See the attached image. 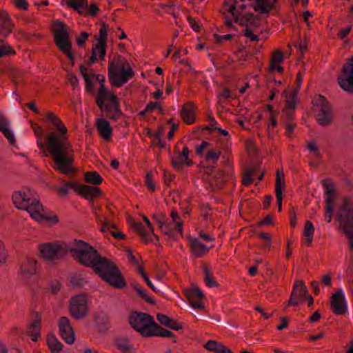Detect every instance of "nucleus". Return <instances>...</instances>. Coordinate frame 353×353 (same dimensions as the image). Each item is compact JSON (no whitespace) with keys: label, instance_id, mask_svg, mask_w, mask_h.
Segmentation results:
<instances>
[{"label":"nucleus","instance_id":"1","mask_svg":"<svg viewBox=\"0 0 353 353\" xmlns=\"http://www.w3.org/2000/svg\"><path fill=\"white\" fill-rule=\"evenodd\" d=\"M57 132H49L46 137L47 150L54 161V169L70 175L76 171L74 166V150L68 137V129L56 117L52 122Z\"/></svg>","mask_w":353,"mask_h":353},{"label":"nucleus","instance_id":"2","mask_svg":"<svg viewBox=\"0 0 353 353\" xmlns=\"http://www.w3.org/2000/svg\"><path fill=\"white\" fill-rule=\"evenodd\" d=\"M12 201L16 208L26 210L31 217L37 221L50 220L57 223L59 219L56 215L50 216L44 210L39 199L30 190H23L14 192Z\"/></svg>","mask_w":353,"mask_h":353},{"label":"nucleus","instance_id":"3","mask_svg":"<svg viewBox=\"0 0 353 353\" xmlns=\"http://www.w3.org/2000/svg\"><path fill=\"white\" fill-rule=\"evenodd\" d=\"M103 281L117 288H123L126 283L117 266L110 259L101 256L97 258L91 267Z\"/></svg>","mask_w":353,"mask_h":353},{"label":"nucleus","instance_id":"4","mask_svg":"<svg viewBox=\"0 0 353 353\" xmlns=\"http://www.w3.org/2000/svg\"><path fill=\"white\" fill-rule=\"evenodd\" d=\"M68 253L75 261L89 268L93 265L100 255L95 248L82 240L75 239L72 243L68 244Z\"/></svg>","mask_w":353,"mask_h":353},{"label":"nucleus","instance_id":"5","mask_svg":"<svg viewBox=\"0 0 353 353\" xmlns=\"http://www.w3.org/2000/svg\"><path fill=\"white\" fill-rule=\"evenodd\" d=\"M52 34L54 41L58 49L65 54L70 61H74V57L71 51L72 43L68 26L59 20L53 22Z\"/></svg>","mask_w":353,"mask_h":353},{"label":"nucleus","instance_id":"6","mask_svg":"<svg viewBox=\"0 0 353 353\" xmlns=\"http://www.w3.org/2000/svg\"><path fill=\"white\" fill-rule=\"evenodd\" d=\"M39 250L41 257L48 262H56L68 254V243L65 242H51L39 245Z\"/></svg>","mask_w":353,"mask_h":353},{"label":"nucleus","instance_id":"7","mask_svg":"<svg viewBox=\"0 0 353 353\" xmlns=\"http://www.w3.org/2000/svg\"><path fill=\"white\" fill-rule=\"evenodd\" d=\"M129 323L132 327L145 337L151 336V331L154 325L153 317L146 313L134 312L129 317Z\"/></svg>","mask_w":353,"mask_h":353},{"label":"nucleus","instance_id":"8","mask_svg":"<svg viewBox=\"0 0 353 353\" xmlns=\"http://www.w3.org/2000/svg\"><path fill=\"white\" fill-rule=\"evenodd\" d=\"M316 106V119L322 126L329 125L332 121V109L327 100L323 95H318L314 99Z\"/></svg>","mask_w":353,"mask_h":353},{"label":"nucleus","instance_id":"9","mask_svg":"<svg viewBox=\"0 0 353 353\" xmlns=\"http://www.w3.org/2000/svg\"><path fill=\"white\" fill-rule=\"evenodd\" d=\"M69 310L74 319H83L88 311L86 297L83 294L72 297L70 301Z\"/></svg>","mask_w":353,"mask_h":353},{"label":"nucleus","instance_id":"10","mask_svg":"<svg viewBox=\"0 0 353 353\" xmlns=\"http://www.w3.org/2000/svg\"><path fill=\"white\" fill-rule=\"evenodd\" d=\"M336 216L340 222V226H353V198L345 199Z\"/></svg>","mask_w":353,"mask_h":353},{"label":"nucleus","instance_id":"11","mask_svg":"<svg viewBox=\"0 0 353 353\" xmlns=\"http://www.w3.org/2000/svg\"><path fill=\"white\" fill-rule=\"evenodd\" d=\"M340 87L345 91L353 93V56L343 68V73L338 79Z\"/></svg>","mask_w":353,"mask_h":353},{"label":"nucleus","instance_id":"12","mask_svg":"<svg viewBox=\"0 0 353 353\" xmlns=\"http://www.w3.org/2000/svg\"><path fill=\"white\" fill-rule=\"evenodd\" d=\"M134 76V72L131 67L123 68L120 71H116L108 74L109 80L112 85L114 87H121L126 83L128 81Z\"/></svg>","mask_w":353,"mask_h":353},{"label":"nucleus","instance_id":"13","mask_svg":"<svg viewBox=\"0 0 353 353\" xmlns=\"http://www.w3.org/2000/svg\"><path fill=\"white\" fill-rule=\"evenodd\" d=\"M66 5L77 10L80 14H84L83 9H88V14L94 17L99 11L98 6L94 3L88 5L87 0H70L66 1Z\"/></svg>","mask_w":353,"mask_h":353},{"label":"nucleus","instance_id":"14","mask_svg":"<svg viewBox=\"0 0 353 353\" xmlns=\"http://www.w3.org/2000/svg\"><path fill=\"white\" fill-rule=\"evenodd\" d=\"M308 294L307 288L302 280H296L293 286L292 292L288 302V306H296L299 301L305 298Z\"/></svg>","mask_w":353,"mask_h":353},{"label":"nucleus","instance_id":"15","mask_svg":"<svg viewBox=\"0 0 353 353\" xmlns=\"http://www.w3.org/2000/svg\"><path fill=\"white\" fill-rule=\"evenodd\" d=\"M330 306L332 312L336 315H343L347 312L346 301L341 289L331 296Z\"/></svg>","mask_w":353,"mask_h":353},{"label":"nucleus","instance_id":"16","mask_svg":"<svg viewBox=\"0 0 353 353\" xmlns=\"http://www.w3.org/2000/svg\"><path fill=\"white\" fill-rule=\"evenodd\" d=\"M59 329L61 336L65 343L72 344L74 342V333L68 317L62 316L59 319Z\"/></svg>","mask_w":353,"mask_h":353},{"label":"nucleus","instance_id":"17","mask_svg":"<svg viewBox=\"0 0 353 353\" xmlns=\"http://www.w3.org/2000/svg\"><path fill=\"white\" fill-rule=\"evenodd\" d=\"M185 296L191 306L195 309L203 310L204 305L201 300L205 297L199 288H192L185 290Z\"/></svg>","mask_w":353,"mask_h":353},{"label":"nucleus","instance_id":"18","mask_svg":"<svg viewBox=\"0 0 353 353\" xmlns=\"http://www.w3.org/2000/svg\"><path fill=\"white\" fill-rule=\"evenodd\" d=\"M189 149L187 146L183 148L182 152L178 154L176 159L172 158V165L175 169H180L184 164L190 166L193 164L189 158Z\"/></svg>","mask_w":353,"mask_h":353},{"label":"nucleus","instance_id":"19","mask_svg":"<svg viewBox=\"0 0 353 353\" xmlns=\"http://www.w3.org/2000/svg\"><path fill=\"white\" fill-rule=\"evenodd\" d=\"M99 109L104 112L106 117L113 119L118 120L119 119L123 113L119 108V103H103V106L99 108Z\"/></svg>","mask_w":353,"mask_h":353},{"label":"nucleus","instance_id":"20","mask_svg":"<svg viewBox=\"0 0 353 353\" xmlns=\"http://www.w3.org/2000/svg\"><path fill=\"white\" fill-rule=\"evenodd\" d=\"M106 54V45L97 43L92 48V54L87 61V65H90L96 63L99 59H104Z\"/></svg>","mask_w":353,"mask_h":353},{"label":"nucleus","instance_id":"21","mask_svg":"<svg viewBox=\"0 0 353 353\" xmlns=\"http://www.w3.org/2000/svg\"><path fill=\"white\" fill-rule=\"evenodd\" d=\"M75 192L84 198L91 200L101 193L99 188L87 185H77L75 188Z\"/></svg>","mask_w":353,"mask_h":353},{"label":"nucleus","instance_id":"22","mask_svg":"<svg viewBox=\"0 0 353 353\" xmlns=\"http://www.w3.org/2000/svg\"><path fill=\"white\" fill-rule=\"evenodd\" d=\"M41 316L39 313H36L35 319L29 325L26 331L27 334L30 336L31 340L37 341L40 336Z\"/></svg>","mask_w":353,"mask_h":353},{"label":"nucleus","instance_id":"23","mask_svg":"<svg viewBox=\"0 0 353 353\" xmlns=\"http://www.w3.org/2000/svg\"><path fill=\"white\" fill-rule=\"evenodd\" d=\"M195 106L192 102L185 103L181 110L180 115L183 121L187 124H191L194 121Z\"/></svg>","mask_w":353,"mask_h":353},{"label":"nucleus","instance_id":"24","mask_svg":"<svg viewBox=\"0 0 353 353\" xmlns=\"http://www.w3.org/2000/svg\"><path fill=\"white\" fill-rule=\"evenodd\" d=\"M96 126L100 136L105 140H109L111 137L112 130L109 122L104 119H97Z\"/></svg>","mask_w":353,"mask_h":353},{"label":"nucleus","instance_id":"25","mask_svg":"<svg viewBox=\"0 0 353 353\" xmlns=\"http://www.w3.org/2000/svg\"><path fill=\"white\" fill-rule=\"evenodd\" d=\"M12 26L8 14L0 11V35L6 37L12 32Z\"/></svg>","mask_w":353,"mask_h":353},{"label":"nucleus","instance_id":"26","mask_svg":"<svg viewBox=\"0 0 353 353\" xmlns=\"http://www.w3.org/2000/svg\"><path fill=\"white\" fill-rule=\"evenodd\" d=\"M37 261L34 259H27L21 266V272L22 275L30 277L35 274L37 270Z\"/></svg>","mask_w":353,"mask_h":353},{"label":"nucleus","instance_id":"27","mask_svg":"<svg viewBox=\"0 0 353 353\" xmlns=\"http://www.w3.org/2000/svg\"><path fill=\"white\" fill-rule=\"evenodd\" d=\"M190 249L191 252L196 257H201L208 252L210 248H208L199 239L194 238L190 241Z\"/></svg>","mask_w":353,"mask_h":353},{"label":"nucleus","instance_id":"28","mask_svg":"<svg viewBox=\"0 0 353 353\" xmlns=\"http://www.w3.org/2000/svg\"><path fill=\"white\" fill-rule=\"evenodd\" d=\"M128 67L131 66L128 61L125 59L122 58L121 56H118L109 63L108 67V74L115 72L116 71H120L121 70H123V68Z\"/></svg>","mask_w":353,"mask_h":353},{"label":"nucleus","instance_id":"29","mask_svg":"<svg viewBox=\"0 0 353 353\" xmlns=\"http://www.w3.org/2000/svg\"><path fill=\"white\" fill-rule=\"evenodd\" d=\"M114 345L121 353H133L134 348L127 337H118L114 340Z\"/></svg>","mask_w":353,"mask_h":353},{"label":"nucleus","instance_id":"30","mask_svg":"<svg viewBox=\"0 0 353 353\" xmlns=\"http://www.w3.org/2000/svg\"><path fill=\"white\" fill-rule=\"evenodd\" d=\"M323 186L325 188V203L334 204L335 188L330 179H325L322 181Z\"/></svg>","mask_w":353,"mask_h":353},{"label":"nucleus","instance_id":"31","mask_svg":"<svg viewBox=\"0 0 353 353\" xmlns=\"http://www.w3.org/2000/svg\"><path fill=\"white\" fill-rule=\"evenodd\" d=\"M101 231L103 232H109L112 236L117 239H124L125 237L123 233L117 230V228L114 224L111 223L106 219L104 220L102 224Z\"/></svg>","mask_w":353,"mask_h":353},{"label":"nucleus","instance_id":"32","mask_svg":"<svg viewBox=\"0 0 353 353\" xmlns=\"http://www.w3.org/2000/svg\"><path fill=\"white\" fill-rule=\"evenodd\" d=\"M259 17L254 15L252 13H247L244 14L241 18H239L236 21H239V23L242 26L258 28L259 26Z\"/></svg>","mask_w":353,"mask_h":353},{"label":"nucleus","instance_id":"33","mask_svg":"<svg viewBox=\"0 0 353 353\" xmlns=\"http://www.w3.org/2000/svg\"><path fill=\"white\" fill-rule=\"evenodd\" d=\"M252 6L255 12L261 14H269L273 9V3L269 0H255Z\"/></svg>","mask_w":353,"mask_h":353},{"label":"nucleus","instance_id":"34","mask_svg":"<svg viewBox=\"0 0 353 353\" xmlns=\"http://www.w3.org/2000/svg\"><path fill=\"white\" fill-rule=\"evenodd\" d=\"M170 216L172 222H168V225H172V227L169 228L170 236H171L172 232L175 230L181 233L183 230V221L181 220L179 214L176 211L172 210L170 213Z\"/></svg>","mask_w":353,"mask_h":353},{"label":"nucleus","instance_id":"35","mask_svg":"<svg viewBox=\"0 0 353 353\" xmlns=\"http://www.w3.org/2000/svg\"><path fill=\"white\" fill-rule=\"evenodd\" d=\"M152 219L158 223L159 228L165 234L170 236L169 228L172 225H168V222L165 220V215L163 213H159L152 215Z\"/></svg>","mask_w":353,"mask_h":353},{"label":"nucleus","instance_id":"36","mask_svg":"<svg viewBox=\"0 0 353 353\" xmlns=\"http://www.w3.org/2000/svg\"><path fill=\"white\" fill-rule=\"evenodd\" d=\"M150 333L151 336H157L161 337L172 338L173 341L176 342V336L171 331L161 327L156 323H154V327H152Z\"/></svg>","mask_w":353,"mask_h":353},{"label":"nucleus","instance_id":"37","mask_svg":"<svg viewBox=\"0 0 353 353\" xmlns=\"http://www.w3.org/2000/svg\"><path fill=\"white\" fill-rule=\"evenodd\" d=\"M236 0H225L223 4L224 12L230 13L235 21H237L241 16V12L236 7Z\"/></svg>","mask_w":353,"mask_h":353},{"label":"nucleus","instance_id":"38","mask_svg":"<svg viewBox=\"0 0 353 353\" xmlns=\"http://www.w3.org/2000/svg\"><path fill=\"white\" fill-rule=\"evenodd\" d=\"M46 341L51 353H60L63 345L54 334H48Z\"/></svg>","mask_w":353,"mask_h":353},{"label":"nucleus","instance_id":"39","mask_svg":"<svg viewBox=\"0 0 353 353\" xmlns=\"http://www.w3.org/2000/svg\"><path fill=\"white\" fill-rule=\"evenodd\" d=\"M285 188V177L282 172L276 170L275 181V193L276 194H283V190Z\"/></svg>","mask_w":353,"mask_h":353},{"label":"nucleus","instance_id":"40","mask_svg":"<svg viewBox=\"0 0 353 353\" xmlns=\"http://www.w3.org/2000/svg\"><path fill=\"white\" fill-rule=\"evenodd\" d=\"M314 232V228L310 221H307L305 224L303 234L306 237L305 241L307 245H310L313 241V235Z\"/></svg>","mask_w":353,"mask_h":353},{"label":"nucleus","instance_id":"41","mask_svg":"<svg viewBox=\"0 0 353 353\" xmlns=\"http://www.w3.org/2000/svg\"><path fill=\"white\" fill-rule=\"evenodd\" d=\"M108 92L104 85V79H103L100 84V87L98 90L97 96L96 99V103L99 108H101L103 106L105 97L106 95H108Z\"/></svg>","mask_w":353,"mask_h":353},{"label":"nucleus","instance_id":"42","mask_svg":"<svg viewBox=\"0 0 353 353\" xmlns=\"http://www.w3.org/2000/svg\"><path fill=\"white\" fill-rule=\"evenodd\" d=\"M85 180L87 183L94 185H99L101 183L103 179L97 172L91 171L87 172L85 174Z\"/></svg>","mask_w":353,"mask_h":353},{"label":"nucleus","instance_id":"43","mask_svg":"<svg viewBox=\"0 0 353 353\" xmlns=\"http://www.w3.org/2000/svg\"><path fill=\"white\" fill-rule=\"evenodd\" d=\"M299 91L298 89H293L290 95L288 94H286V105L285 108L295 109L296 105L298 101L297 94Z\"/></svg>","mask_w":353,"mask_h":353},{"label":"nucleus","instance_id":"44","mask_svg":"<svg viewBox=\"0 0 353 353\" xmlns=\"http://www.w3.org/2000/svg\"><path fill=\"white\" fill-rule=\"evenodd\" d=\"M203 270L204 272V282L209 288H216L219 286V283L210 276V270L208 265L204 264L203 265Z\"/></svg>","mask_w":353,"mask_h":353},{"label":"nucleus","instance_id":"45","mask_svg":"<svg viewBox=\"0 0 353 353\" xmlns=\"http://www.w3.org/2000/svg\"><path fill=\"white\" fill-rule=\"evenodd\" d=\"M221 152L216 149H210L205 156V159L208 162H210L212 165H216L221 156Z\"/></svg>","mask_w":353,"mask_h":353},{"label":"nucleus","instance_id":"46","mask_svg":"<svg viewBox=\"0 0 353 353\" xmlns=\"http://www.w3.org/2000/svg\"><path fill=\"white\" fill-rule=\"evenodd\" d=\"M132 227L141 236L145 243L152 241V239L150 238V235L144 231V227L140 222H132Z\"/></svg>","mask_w":353,"mask_h":353},{"label":"nucleus","instance_id":"47","mask_svg":"<svg viewBox=\"0 0 353 353\" xmlns=\"http://www.w3.org/2000/svg\"><path fill=\"white\" fill-rule=\"evenodd\" d=\"M94 321L101 332H105L108 329L109 321L105 316H97Z\"/></svg>","mask_w":353,"mask_h":353},{"label":"nucleus","instance_id":"48","mask_svg":"<svg viewBox=\"0 0 353 353\" xmlns=\"http://www.w3.org/2000/svg\"><path fill=\"white\" fill-rule=\"evenodd\" d=\"M133 287L135 291L137 292V294L144 301L152 305L155 304V301L147 295L146 291L143 288L139 287L137 285H134Z\"/></svg>","mask_w":353,"mask_h":353},{"label":"nucleus","instance_id":"49","mask_svg":"<svg viewBox=\"0 0 353 353\" xmlns=\"http://www.w3.org/2000/svg\"><path fill=\"white\" fill-rule=\"evenodd\" d=\"M108 26L105 23H103L100 28L98 43L106 45L107 37H108Z\"/></svg>","mask_w":353,"mask_h":353},{"label":"nucleus","instance_id":"50","mask_svg":"<svg viewBox=\"0 0 353 353\" xmlns=\"http://www.w3.org/2000/svg\"><path fill=\"white\" fill-rule=\"evenodd\" d=\"M340 228L348 237L350 248L351 250H353V226H340Z\"/></svg>","mask_w":353,"mask_h":353},{"label":"nucleus","instance_id":"51","mask_svg":"<svg viewBox=\"0 0 353 353\" xmlns=\"http://www.w3.org/2000/svg\"><path fill=\"white\" fill-rule=\"evenodd\" d=\"M85 281L80 275H74L70 277V283L73 287H81Z\"/></svg>","mask_w":353,"mask_h":353},{"label":"nucleus","instance_id":"52","mask_svg":"<svg viewBox=\"0 0 353 353\" xmlns=\"http://www.w3.org/2000/svg\"><path fill=\"white\" fill-rule=\"evenodd\" d=\"M10 54H14V51L10 46L3 44V40L0 39V58Z\"/></svg>","mask_w":353,"mask_h":353},{"label":"nucleus","instance_id":"53","mask_svg":"<svg viewBox=\"0 0 353 353\" xmlns=\"http://www.w3.org/2000/svg\"><path fill=\"white\" fill-rule=\"evenodd\" d=\"M334 212V204L325 203V219L327 223L331 222L332 214Z\"/></svg>","mask_w":353,"mask_h":353},{"label":"nucleus","instance_id":"54","mask_svg":"<svg viewBox=\"0 0 353 353\" xmlns=\"http://www.w3.org/2000/svg\"><path fill=\"white\" fill-rule=\"evenodd\" d=\"M76 185L72 182H67L65 185L59 188L58 191L62 195H67L68 193V189L72 188L75 190Z\"/></svg>","mask_w":353,"mask_h":353},{"label":"nucleus","instance_id":"55","mask_svg":"<svg viewBox=\"0 0 353 353\" xmlns=\"http://www.w3.org/2000/svg\"><path fill=\"white\" fill-rule=\"evenodd\" d=\"M145 184L150 191L154 192L155 190V183L153 181L152 174L150 172L146 174Z\"/></svg>","mask_w":353,"mask_h":353},{"label":"nucleus","instance_id":"56","mask_svg":"<svg viewBox=\"0 0 353 353\" xmlns=\"http://www.w3.org/2000/svg\"><path fill=\"white\" fill-rule=\"evenodd\" d=\"M294 110L295 109L284 108L282 114L283 116L285 118V121H290L291 122H293Z\"/></svg>","mask_w":353,"mask_h":353},{"label":"nucleus","instance_id":"57","mask_svg":"<svg viewBox=\"0 0 353 353\" xmlns=\"http://www.w3.org/2000/svg\"><path fill=\"white\" fill-rule=\"evenodd\" d=\"M283 60V52L280 50H276L274 51L271 57L270 61L271 62L280 63Z\"/></svg>","mask_w":353,"mask_h":353},{"label":"nucleus","instance_id":"58","mask_svg":"<svg viewBox=\"0 0 353 353\" xmlns=\"http://www.w3.org/2000/svg\"><path fill=\"white\" fill-rule=\"evenodd\" d=\"M158 321L163 325L167 326L169 322H172V319L161 313H159L157 315Z\"/></svg>","mask_w":353,"mask_h":353},{"label":"nucleus","instance_id":"59","mask_svg":"<svg viewBox=\"0 0 353 353\" xmlns=\"http://www.w3.org/2000/svg\"><path fill=\"white\" fill-rule=\"evenodd\" d=\"M252 174H253V171L249 170L243 174V183L245 185H249L253 182Z\"/></svg>","mask_w":353,"mask_h":353},{"label":"nucleus","instance_id":"60","mask_svg":"<svg viewBox=\"0 0 353 353\" xmlns=\"http://www.w3.org/2000/svg\"><path fill=\"white\" fill-rule=\"evenodd\" d=\"M13 4L19 9L26 10L28 7V3L26 0H12Z\"/></svg>","mask_w":353,"mask_h":353},{"label":"nucleus","instance_id":"61","mask_svg":"<svg viewBox=\"0 0 353 353\" xmlns=\"http://www.w3.org/2000/svg\"><path fill=\"white\" fill-rule=\"evenodd\" d=\"M88 34L85 32H83L77 38V43L79 47L81 48L88 38Z\"/></svg>","mask_w":353,"mask_h":353},{"label":"nucleus","instance_id":"62","mask_svg":"<svg viewBox=\"0 0 353 353\" xmlns=\"http://www.w3.org/2000/svg\"><path fill=\"white\" fill-rule=\"evenodd\" d=\"M210 145V143L209 142L205 141H202L201 143L196 148L195 153L197 155H201L203 152V150L208 148Z\"/></svg>","mask_w":353,"mask_h":353},{"label":"nucleus","instance_id":"63","mask_svg":"<svg viewBox=\"0 0 353 353\" xmlns=\"http://www.w3.org/2000/svg\"><path fill=\"white\" fill-rule=\"evenodd\" d=\"M219 342L214 340H209L208 341L203 345V347L211 352H214L216 345H218Z\"/></svg>","mask_w":353,"mask_h":353},{"label":"nucleus","instance_id":"64","mask_svg":"<svg viewBox=\"0 0 353 353\" xmlns=\"http://www.w3.org/2000/svg\"><path fill=\"white\" fill-rule=\"evenodd\" d=\"M67 77L71 85L74 89L79 84V80L77 76L74 73L70 72L67 74Z\"/></svg>","mask_w":353,"mask_h":353}]
</instances>
